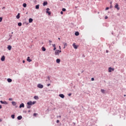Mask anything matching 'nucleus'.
<instances>
[{
    "label": "nucleus",
    "mask_w": 126,
    "mask_h": 126,
    "mask_svg": "<svg viewBox=\"0 0 126 126\" xmlns=\"http://www.w3.org/2000/svg\"><path fill=\"white\" fill-rule=\"evenodd\" d=\"M7 81L8 82H11L12 81V80H11V79L10 78H8L7 79Z\"/></svg>",
    "instance_id": "22"
},
{
    "label": "nucleus",
    "mask_w": 126,
    "mask_h": 126,
    "mask_svg": "<svg viewBox=\"0 0 126 126\" xmlns=\"http://www.w3.org/2000/svg\"><path fill=\"white\" fill-rule=\"evenodd\" d=\"M61 14H63V12L61 11Z\"/></svg>",
    "instance_id": "41"
},
{
    "label": "nucleus",
    "mask_w": 126,
    "mask_h": 126,
    "mask_svg": "<svg viewBox=\"0 0 126 126\" xmlns=\"http://www.w3.org/2000/svg\"><path fill=\"white\" fill-rule=\"evenodd\" d=\"M11 48L12 47L11 45H8L7 49H8L9 51H10L11 50Z\"/></svg>",
    "instance_id": "9"
},
{
    "label": "nucleus",
    "mask_w": 126,
    "mask_h": 126,
    "mask_svg": "<svg viewBox=\"0 0 126 126\" xmlns=\"http://www.w3.org/2000/svg\"><path fill=\"white\" fill-rule=\"evenodd\" d=\"M33 116H34V117H36L37 116V114L36 113H34Z\"/></svg>",
    "instance_id": "32"
},
{
    "label": "nucleus",
    "mask_w": 126,
    "mask_h": 126,
    "mask_svg": "<svg viewBox=\"0 0 126 126\" xmlns=\"http://www.w3.org/2000/svg\"><path fill=\"white\" fill-rule=\"evenodd\" d=\"M106 53H108V51H106Z\"/></svg>",
    "instance_id": "54"
},
{
    "label": "nucleus",
    "mask_w": 126,
    "mask_h": 126,
    "mask_svg": "<svg viewBox=\"0 0 126 126\" xmlns=\"http://www.w3.org/2000/svg\"><path fill=\"white\" fill-rule=\"evenodd\" d=\"M66 10V9L65 8H63L62 9V11H65Z\"/></svg>",
    "instance_id": "29"
},
{
    "label": "nucleus",
    "mask_w": 126,
    "mask_h": 126,
    "mask_svg": "<svg viewBox=\"0 0 126 126\" xmlns=\"http://www.w3.org/2000/svg\"><path fill=\"white\" fill-rule=\"evenodd\" d=\"M3 8H5V7H2V9H3Z\"/></svg>",
    "instance_id": "49"
},
{
    "label": "nucleus",
    "mask_w": 126,
    "mask_h": 126,
    "mask_svg": "<svg viewBox=\"0 0 126 126\" xmlns=\"http://www.w3.org/2000/svg\"><path fill=\"white\" fill-rule=\"evenodd\" d=\"M16 18L17 19H19V18H20V13L18 14V15L16 16Z\"/></svg>",
    "instance_id": "11"
},
{
    "label": "nucleus",
    "mask_w": 126,
    "mask_h": 126,
    "mask_svg": "<svg viewBox=\"0 0 126 126\" xmlns=\"http://www.w3.org/2000/svg\"><path fill=\"white\" fill-rule=\"evenodd\" d=\"M60 53H62V50H57L55 52V56H59Z\"/></svg>",
    "instance_id": "1"
},
{
    "label": "nucleus",
    "mask_w": 126,
    "mask_h": 126,
    "mask_svg": "<svg viewBox=\"0 0 126 126\" xmlns=\"http://www.w3.org/2000/svg\"><path fill=\"white\" fill-rule=\"evenodd\" d=\"M39 5H36L35 6V8H36V9H39Z\"/></svg>",
    "instance_id": "24"
},
{
    "label": "nucleus",
    "mask_w": 126,
    "mask_h": 126,
    "mask_svg": "<svg viewBox=\"0 0 126 126\" xmlns=\"http://www.w3.org/2000/svg\"><path fill=\"white\" fill-rule=\"evenodd\" d=\"M12 104L13 106H16V102H15V101H12Z\"/></svg>",
    "instance_id": "19"
},
{
    "label": "nucleus",
    "mask_w": 126,
    "mask_h": 126,
    "mask_svg": "<svg viewBox=\"0 0 126 126\" xmlns=\"http://www.w3.org/2000/svg\"><path fill=\"white\" fill-rule=\"evenodd\" d=\"M42 51H43V52H45L46 51V48H45L44 47H42Z\"/></svg>",
    "instance_id": "23"
},
{
    "label": "nucleus",
    "mask_w": 126,
    "mask_h": 126,
    "mask_svg": "<svg viewBox=\"0 0 126 126\" xmlns=\"http://www.w3.org/2000/svg\"><path fill=\"white\" fill-rule=\"evenodd\" d=\"M12 34H13V32H12Z\"/></svg>",
    "instance_id": "55"
},
{
    "label": "nucleus",
    "mask_w": 126,
    "mask_h": 126,
    "mask_svg": "<svg viewBox=\"0 0 126 126\" xmlns=\"http://www.w3.org/2000/svg\"><path fill=\"white\" fill-rule=\"evenodd\" d=\"M15 117V115H11L12 119H14Z\"/></svg>",
    "instance_id": "27"
},
{
    "label": "nucleus",
    "mask_w": 126,
    "mask_h": 126,
    "mask_svg": "<svg viewBox=\"0 0 126 126\" xmlns=\"http://www.w3.org/2000/svg\"><path fill=\"white\" fill-rule=\"evenodd\" d=\"M59 49H60V50H61V46H59Z\"/></svg>",
    "instance_id": "48"
},
{
    "label": "nucleus",
    "mask_w": 126,
    "mask_h": 126,
    "mask_svg": "<svg viewBox=\"0 0 126 126\" xmlns=\"http://www.w3.org/2000/svg\"><path fill=\"white\" fill-rule=\"evenodd\" d=\"M112 70L114 71V68H112L111 67H109L108 69L109 72H112Z\"/></svg>",
    "instance_id": "8"
},
{
    "label": "nucleus",
    "mask_w": 126,
    "mask_h": 126,
    "mask_svg": "<svg viewBox=\"0 0 126 126\" xmlns=\"http://www.w3.org/2000/svg\"><path fill=\"white\" fill-rule=\"evenodd\" d=\"M5 60V57H4V56H2L1 58V61L2 62H4Z\"/></svg>",
    "instance_id": "6"
},
{
    "label": "nucleus",
    "mask_w": 126,
    "mask_h": 126,
    "mask_svg": "<svg viewBox=\"0 0 126 126\" xmlns=\"http://www.w3.org/2000/svg\"><path fill=\"white\" fill-rule=\"evenodd\" d=\"M29 23H32V22H33V19L32 18L29 19Z\"/></svg>",
    "instance_id": "13"
},
{
    "label": "nucleus",
    "mask_w": 126,
    "mask_h": 126,
    "mask_svg": "<svg viewBox=\"0 0 126 126\" xmlns=\"http://www.w3.org/2000/svg\"><path fill=\"white\" fill-rule=\"evenodd\" d=\"M49 10H50V8H47L46 9V12L48 13V15H51V12L49 11Z\"/></svg>",
    "instance_id": "3"
},
{
    "label": "nucleus",
    "mask_w": 126,
    "mask_h": 126,
    "mask_svg": "<svg viewBox=\"0 0 126 126\" xmlns=\"http://www.w3.org/2000/svg\"><path fill=\"white\" fill-rule=\"evenodd\" d=\"M60 0L62 1L63 0Z\"/></svg>",
    "instance_id": "56"
},
{
    "label": "nucleus",
    "mask_w": 126,
    "mask_h": 126,
    "mask_svg": "<svg viewBox=\"0 0 126 126\" xmlns=\"http://www.w3.org/2000/svg\"><path fill=\"white\" fill-rule=\"evenodd\" d=\"M59 40H61V38L60 37L58 38Z\"/></svg>",
    "instance_id": "50"
},
{
    "label": "nucleus",
    "mask_w": 126,
    "mask_h": 126,
    "mask_svg": "<svg viewBox=\"0 0 126 126\" xmlns=\"http://www.w3.org/2000/svg\"><path fill=\"white\" fill-rule=\"evenodd\" d=\"M56 62H57V63H61V60L59 59H57V60H56Z\"/></svg>",
    "instance_id": "15"
},
{
    "label": "nucleus",
    "mask_w": 126,
    "mask_h": 126,
    "mask_svg": "<svg viewBox=\"0 0 126 126\" xmlns=\"http://www.w3.org/2000/svg\"><path fill=\"white\" fill-rule=\"evenodd\" d=\"M105 19H108V16H105Z\"/></svg>",
    "instance_id": "38"
},
{
    "label": "nucleus",
    "mask_w": 126,
    "mask_h": 126,
    "mask_svg": "<svg viewBox=\"0 0 126 126\" xmlns=\"http://www.w3.org/2000/svg\"><path fill=\"white\" fill-rule=\"evenodd\" d=\"M2 107L1 105H0V109H1Z\"/></svg>",
    "instance_id": "47"
},
{
    "label": "nucleus",
    "mask_w": 126,
    "mask_h": 126,
    "mask_svg": "<svg viewBox=\"0 0 126 126\" xmlns=\"http://www.w3.org/2000/svg\"><path fill=\"white\" fill-rule=\"evenodd\" d=\"M47 4H48V2L47 1H44L43 2V6H45V5H47Z\"/></svg>",
    "instance_id": "18"
},
{
    "label": "nucleus",
    "mask_w": 126,
    "mask_h": 126,
    "mask_svg": "<svg viewBox=\"0 0 126 126\" xmlns=\"http://www.w3.org/2000/svg\"><path fill=\"white\" fill-rule=\"evenodd\" d=\"M18 120H20L22 119V116H19L17 117Z\"/></svg>",
    "instance_id": "17"
},
{
    "label": "nucleus",
    "mask_w": 126,
    "mask_h": 126,
    "mask_svg": "<svg viewBox=\"0 0 126 126\" xmlns=\"http://www.w3.org/2000/svg\"><path fill=\"white\" fill-rule=\"evenodd\" d=\"M49 43H52V40H49Z\"/></svg>",
    "instance_id": "44"
},
{
    "label": "nucleus",
    "mask_w": 126,
    "mask_h": 126,
    "mask_svg": "<svg viewBox=\"0 0 126 126\" xmlns=\"http://www.w3.org/2000/svg\"><path fill=\"white\" fill-rule=\"evenodd\" d=\"M9 101H12V98H9Z\"/></svg>",
    "instance_id": "35"
},
{
    "label": "nucleus",
    "mask_w": 126,
    "mask_h": 126,
    "mask_svg": "<svg viewBox=\"0 0 126 126\" xmlns=\"http://www.w3.org/2000/svg\"><path fill=\"white\" fill-rule=\"evenodd\" d=\"M37 87H38V88H43L44 87V86L39 84L37 85Z\"/></svg>",
    "instance_id": "5"
},
{
    "label": "nucleus",
    "mask_w": 126,
    "mask_h": 126,
    "mask_svg": "<svg viewBox=\"0 0 126 126\" xmlns=\"http://www.w3.org/2000/svg\"><path fill=\"white\" fill-rule=\"evenodd\" d=\"M20 108H24V103H22L20 105Z\"/></svg>",
    "instance_id": "12"
},
{
    "label": "nucleus",
    "mask_w": 126,
    "mask_h": 126,
    "mask_svg": "<svg viewBox=\"0 0 126 126\" xmlns=\"http://www.w3.org/2000/svg\"><path fill=\"white\" fill-rule=\"evenodd\" d=\"M18 26H21V25H22V23H19L18 24Z\"/></svg>",
    "instance_id": "28"
},
{
    "label": "nucleus",
    "mask_w": 126,
    "mask_h": 126,
    "mask_svg": "<svg viewBox=\"0 0 126 126\" xmlns=\"http://www.w3.org/2000/svg\"><path fill=\"white\" fill-rule=\"evenodd\" d=\"M72 46H73L74 49H77V46H76L75 43H73Z\"/></svg>",
    "instance_id": "10"
},
{
    "label": "nucleus",
    "mask_w": 126,
    "mask_h": 126,
    "mask_svg": "<svg viewBox=\"0 0 126 126\" xmlns=\"http://www.w3.org/2000/svg\"><path fill=\"white\" fill-rule=\"evenodd\" d=\"M92 81H94V78H92Z\"/></svg>",
    "instance_id": "40"
},
{
    "label": "nucleus",
    "mask_w": 126,
    "mask_h": 126,
    "mask_svg": "<svg viewBox=\"0 0 126 126\" xmlns=\"http://www.w3.org/2000/svg\"><path fill=\"white\" fill-rule=\"evenodd\" d=\"M126 94H125V95H124V96H125V97H126Z\"/></svg>",
    "instance_id": "51"
},
{
    "label": "nucleus",
    "mask_w": 126,
    "mask_h": 126,
    "mask_svg": "<svg viewBox=\"0 0 126 126\" xmlns=\"http://www.w3.org/2000/svg\"><path fill=\"white\" fill-rule=\"evenodd\" d=\"M23 63H25V61L23 60Z\"/></svg>",
    "instance_id": "43"
},
{
    "label": "nucleus",
    "mask_w": 126,
    "mask_h": 126,
    "mask_svg": "<svg viewBox=\"0 0 126 126\" xmlns=\"http://www.w3.org/2000/svg\"><path fill=\"white\" fill-rule=\"evenodd\" d=\"M75 36H78L79 35V32H76L75 33Z\"/></svg>",
    "instance_id": "16"
},
{
    "label": "nucleus",
    "mask_w": 126,
    "mask_h": 126,
    "mask_svg": "<svg viewBox=\"0 0 126 126\" xmlns=\"http://www.w3.org/2000/svg\"><path fill=\"white\" fill-rule=\"evenodd\" d=\"M30 108H31V106L30 105H28V106H27V108H28V109H30Z\"/></svg>",
    "instance_id": "31"
},
{
    "label": "nucleus",
    "mask_w": 126,
    "mask_h": 126,
    "mask_svg": "<svg viewBox=\"0 0 126 126\" xmlns=\"http://www.w3.org/2000/svg\"><path fill=\"white\" fill-rule=\"evenodd\" d=\"M115 8H117L118 10H120V7H119V4H116V5L115 6Z\"/></svg>",
    "instance_id": "4"
},
{
    "label": "nucleus",
    "mask_w": 126,
    "mask_h": 126,
    "mask_svg": "<svg viewBox=\"0 0 126 126\" xmlns=\"http://www.w3.org/2000/svg\"><path fill=\"white\" fill-rule=\"evenodd\" d=\"M108 9H109V7H108L105 8L106 10H108Z\"/></svg>",
    "instance_id": "39"
},
{
    "label": "nucleus",
    "mask_w": 126,
    "mask_h": 126,
    "mask_svg": "<svg viewBox=\"0 0 126 126\" xmlns=\"http://www.w3.org/2000/svg\"><path fill=\"white\" fill-rule=\"evenodd\" d=\"M34 99H35V100H38V99H39V97H38V96H34Z\"/></svg>",
    "instance_id": "21"
},
{
    "label": "nucleus",
    "mask_w": 126,
    "mask_h": 126,
    "mask_svg": "<svg viewBox=\"0 0 126 126\" xmlns=\"http://www.w3.org/2000/svg\"><path fill=\"white\" fill-rule=\"evenodd\" d=\"M27 61L29 62V63H30L31 62H32V60L30 59V57H28L27 58Z\"/></svg>",
    "instance_id": "7"
},
{
    "label": "nucleus",
    "mask_w": 126,
    "mask_h": 126,
    "mask_svg": "<svg viewBox=\"0 0 126 126\" xmlns=\"http://www.w3.org/2000/svg\"><path fill=\"white\" fill-rule=\"evenodd\" d=\"M52 46L54 48L56 47V45L55 44H52Z\"/></svg>",
    "instance_id": "33"
},
{
    "label": "nucleus",
    "mask_w": 126,
    "mask_h": 126,
    "mask_svg": "<svg viewBox=\"0 0 126 126\" xmlns=\"http://www.w3.org/2000/svg\"><path fill=\"white\" fill-rule=\"evenodd\" d=\"M56 50H57V48H56V47H54L53 50L56 51Z\"/></svg>",
    "instance_id": "34"
},
{
    "label": "nucleus",
    "mask_w": 126,
    "mask_h": 126,
    "mask_svg": "<svg viewBox=\"0 0 126 126\" xmlns=\"http://www.w3.org/2000/svg\"><path fill=\"white\" fill-rule=\"evenodd\" d=\"M1 21H2V18L0 17V22H1Z\"/></svg>",
    "instance_id": "30"
},
{
    "label": "nucleus",
    "mask_w": 126,
    "mask_h": 126,
    "mask_svg": "<svg viewBox=\"0 0 126 126\" xmlns=\"http://www.w3.org/2000/svg\"><path fill=\"white\" fill-rule=\"evenodd\" d=\"M71 94H68V96H71Z\"/></svg>",
    "instance_id": "46"
},
{
    "label": "nucleus",
    "mask_w": 126,
    "mask_h": 126,
    "mask_svg": "<svg viewBox=\"0 0 126 126\" xmlns=\"http://www.w3.org/2000/svg\"><path fill=\"white\" fill-rule=\"evenodd\" d=\"M0 103H1V104H4V103L3 102V101H2V100L0 101Z\"/></svg>",
    "instance_id": "36"
},
{
    "label": "nucleus",
    "mask_w": 126,
    "mask_h": 126,
    "mask_svg": "<svg viewBox=\"0 0 126 126\" xmlns=\"http://www.w3.org/2000/svg\"><path fill=\"white\" fill-rule=\"evenodd\" d=\"M101 92H102V93H103V94H104V93H105V90H103V89H101Z\"/></svg>",
    "instance_id": "26"
},
{
    "label": "nucleus",
    "mask_w": 126,
    "mask_h": 126,
    "mask_svg": "<svg viewBox=\"0 0 126 126\" xmlns=\"http://www.w3.org/2000/svg\"><path fill=\"white\" fill-rule=\"evenodd\" d=\"M56 123H57V124H59V123H60V120H57Z\"/></svg>",
    "instance_id": "37"
},
{
    "label": "nucleus",
    "mask_w": 126,
    "mask_h": 126,
    "mask_svg": "<svg viewBox=\"0 0 126 126\" xmlns=\"http://www.w3.org/2000/svg\"><path fill=\"white\" fill-rule=\"evenodd\" d=\"M48 79L50 80V77H48Z\"/></svg>",
    "instance_id": "45"
},
{
    "label": "nucleus",
    "mask_w": 126,
    "mask_h": 126,
    "mask_svg": "<svg viewBox=\"0 0 126 126\" xmlns=\"http://www.w3.org/2000/svg\"><path fill=\"white\" fill-rule=\"evenodd\" d=\"M64 44V47L63 49H65V47L67 46V44L66 43H63Z\"/></svg>",
    "instance_id": "20"
},
{
    "label": "nucleus",
    "mask_w": 126,
    "mask_h": 126,
    "mask_svg": "<svg viewBox=\"0 0 126 126\" xmlns=\"http://www.w3.org/2000/svg\"><path fill=\"white\" fill-rule=\"evenodd\" d=\"M36 104V101H29L27 103V105H28V106H32V105H34Z\"/></svg>",
    "instance_id": "2"
},
{
    "label": "nucleus",
    "mask_w": 126,
    "mask_h": 126,
    "mask_svg": "<svg viewBox=\"0 0 126 126\" xmlns=\"http://www.w3.org/2000/svg\"><path fill=\"white\" fill-rule=\"evenodd\" d=\"M23 5L24 7H26L27 6V4L25 3H24Z\"/></svg>",
    "instance_id": "25"
},
{
    "label": "nucleus",
    "mask_w": 126,
    "mask_h": 126,
    "mask_svg": "<svg viewBox=\"0 0 126 126\" xmlns=\"http://www.w3.org/2000/svg\"><path fill=\"white\" fill-rule=\"evenodd\" d=\"M51 86V84H48V85H47V86Z\"/></svg>",
    "instance_id": "42"
},
{
    "label": "nucleus",
    "mask_w": 126,
    "mask_h": 126,
    "mask_svg": "<svg viewBox=\"0 0 126 126\" xmlns=\"http://www.w3.org/2000/svg\"><path fill=\"white\" fill-rule=\"evenodd\" d=\"M59 117L61 118V117H62V116H59Z\"/></svg>",
    "instance_id": "52"
},
{
    "label": "nucleus",
    "mask_w": 126,
    "mask_h": 126,
    "mask_svg": "<svg viewBox=\"0 0 126 126\" xmlns=\"http://www.w3.org/2000/svg\"><path fill=\"white\" fill-rule=\"evenodd\" d=\"M0 122H1V120L0 119Z\"/></svg>",
    "instance_id": "53"
},
{
    "label": "nucleus",
    "mask_w": 126,
    "mask_h": 126,
    "mask_svg": "<svg viewBox=\"0 0 126 126\" xmlns=\"http://www.w3.org/2000/svg\"><path fill=\"white\" fill-rule=\"evenodd\" d=\"M59 97H61V98H64V95H63V94H59Z\"/></svg>",
    "instance_id": "14"
}]
</instances>
